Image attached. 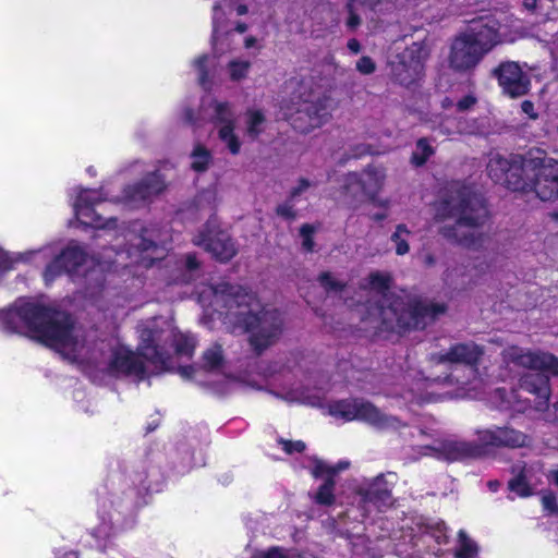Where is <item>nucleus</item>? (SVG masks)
Listing matches in <instances>:
<instances>
[{
    "label": "nucleus",
    "instance_id": "nucleus-1",
    "mask_svg": "<svg viewBox=\"0 0 558 558\" xmlns=\"http://www.w3.org/2000/svg\"><path fill=\"white\" fill-rule=\"evenodd\" d=\"M0 327L37 340L74 362L96 360L99 351L104 356L99 368L112 377L142 379L147 373L143 360L118 339L98 340L96 330H84L68 314L36 302L19 301L0 311Z\"/></svg>",
    "mask_w": 558,
    "mask_h": 558
},
{
    "label": "nucleus",
    "instance_id": "nucleus-2",
    "mask_svg": "<svg viewBox=\"0 0 558 558\" xmlns=\"http://www.w3.org/2000/svg\"><path fill=\"white\" fill-rule=\"evenodd\" d=\"M203 368L207 373L206 384L218 395L238 388L262 389L267 383L269 392L289 403L320 404V396L312 393L303 381L307 379L306 361L292 356L284 364L275 363L264 374H245L239 377L227 372V361L220 345L209 347L203 354Z\"/></svg>",
    "mask_w": 558,
    "mask_h": 558
},
{
    "label": "nucleus",
    "instance_id": "nucleus-3",
    "mask_svg": "<svg viewBox=\"0 0 558 558\" xmlns=\"http://www.w3.org/2000/svg\"><path fill=\"white\" fill-rule=\"evenodd\" d=\"M199 302L219 315L233 332H250V342L258 351L274 343L283 328L282 315L263 305L257 296L245 288L221 283L199 292Z\"/></svg>",
    "mask_w": 558,
    "mask_h": 558
},
{
    "label": "nucleus",
    "instance_id": "nucleus-4",
    "mask_svg": "<svg viewBox=\"0 0 558 558\" xmlns=\"http://www.w3.org/2000/svg\"><path fill=\"white\" fill-rule=\"evenodd\" d=\"M435 210L437 220L456 219L454 227L442 229L445 238L466 247L478 244L480 234L474 230L464 231L463 228L480 227L488 218V210L480 194L464 187L457 191L449 199L437 204Z\"/></svg>",
    "mask_w": 558,
    "mask_h": 558
},
{
    "label": "nucleus",
    "instance_id": "nucleus-5",
    "mask_svg": "<svg viewBox=\"0 0 558 558\" xmlns=\"http://www.w3.org/2000/svg\"><path fill=\"white\" fill-rule=\"evenodd\" d=\"M140 338V352L156 371H171L174 364L170 361L166 344L170 342L177 355L192 356L195 349V339L183 333L166 319H150L137 326Z\"/></svg>",
    "mask_w": 558,
    "mask_h": 558
},
{
    "label": "nucleus",
    "instance_id": "nucleus-6",
    "mask_svg": "<svg viewBox=\"0 0 558 558\" xmlns=\"http://www.w3.org/2000/svg\"><path fill=\"white\" fill-rule=\"evenodd\" d=\"M505 40L507 38L498 21L481 20L452 41L449 66L457 72L472 71L486 53Z\"/></svg>",
    "mask_w": 558,
    "mask_h": 558
},
{
    "label": "nucleus",
    "instance_id": "nucleus-7",
    "mask_svg": "<svg viewBox=\"0 0 558 558\" xmlns=\"http://www.w3.org/2000/svg\"><path fill=\"white\" fill-rule=\"evenodd\" d=\"M46 262L43 274L46 283L52 282L63 272L72 274L86 260V254L77 244H69L60 254L53 246L43 247L36 251L24 253H10L0 248V277L8 270L14 268L19 263Z\"/></svg>",
    "mask_w": 558,
    "mask_h": 558
},
{
    "label": "nucleus",
    "instance_id": "nucleus-8",
    "mask_svg": "<svg viewBox=\"0 0 558 558\" xmlns=\"http://www.w3.org/2000/svg\"><path fill=\"white\" fill-rule=\"evenodd\" d=\"M515 192L533 194L543 202L558 199V160L543 151H529L525 155L522 181H512Z\"/></svg>",
    "mask_w": 558,
    "mask_h": 558
},
{
    "label": "nucleus",
    "instance_id": "nucleus-9",
    "mask_svg": "<svg viewBox=\"0 0 558 558\" xmlns=\"http://www.w3.org/2000/svg\"><path fill=\"white\" fill-rule=\"evenodd\" d=\"M331 109V99L325 96L315 99H303L299 96L281 107L282 118L289 120L291 125L302 133L311 132L327 123Z\"/></svg>",
    "mask_w": 558,
    "mask_h": 558
},
{
    "label": "nucleus",
    "instance_id": "nucleus-10",
    "mask_svg": "<svg viewBox=\"0 0 558 558\" xmlns=\"http://www.w3.org/2000/svg\"><path fill=\"white\" fill-rule=\"evenodd\" d=\"M247 13V7L242 0H218L213 8V35L211 46L219 57L231 50L230 34L233 29L239 33L246 31L244 23L232 20Z\"/></svg>",
    "mask_w": 558,
    "mask_h": 558
},
{
    "label": "nucleus",
    "instance_id": "nucleus-11",
    "mask_svg": "<svg viewBox=\"0 0 558 558\" xmlns=\"http://www.w3.org/2000/svg\"><path fill=\"white\" fill-rule=\"evenodd\" d=\"M201 118L214 123L218 138L230 154H240L242 141L236 132L235 114L230 102L205 100L201 108Z\"/></svg>",
    "mask_w": 558,
    "mask_h": 558
},
{
    "label": "nucleus",
    "instance_id": "nucleus-12",
    "mask_svg": "<svg viewBox=\"0 0 558 558\" xmlns=\"http://www.w3.org/2000/svg\"><path fill=\"white\" fill-rule=\"evenodd\" d=\"M328 414L342 422L363 421L377 428H397L395 417L383 414L376 407L364 400H340L328 405Z\"/></svg>",
    "mask_w": 558,
    "mask_h": 558
},
{
    "label": "nucleus",
    "instance_id": "nucleus-13",
    "mask_svg": "<svg viewBox=\"0 0 558 558\" xmlns=\"http://www.w3.org/2000/svg\"><path fill=\"white\" fill-rule=\"evenodd\" d=\"M444 312L445 307L442 305L425 302H415L410 304L408 308L402 310L398 302L387 308L380 307V315L384 322L392 326L393 319L391 316H393L396 325L400 328H424L428 322Z\"/></svg>",
    "mask_w": 558,
    "mask_h": 558
},
{
    "label": "nucleus",
    "instance_id": "nucleus-14",
    "mask_svg": "<svg viewBox=\"0 0 558 558\" xmlns=\"http://www.w3.org/2000/svg\"><path fill=\"white\" fill-rule=\"evenodd\" d=\"M194 244L205 248L219 260H229L235 253L236 247L230 235L220 229L219 225L210 220L193 240Z\"/></svg>",
    "mask_w": 558,
    "mask_h": 558
},
{
    "label": "nucleus",
    "instance_id": "nucleus-15",
    "mask_svg": "<svg viewBox=\"0 0 558 558\" xmlns=\"http://www.w3.org/2000/svg\"><path fill=\"white\" fill-rule=\"evenodd\" d=\"M525 156L506 158L498 153H492L487 162V174L496 183L515 192L512 181H522Z\"/></svg>",
    "mask_w": 558,
    "mask_h": 558
},
{
    "label": "nucleus",
    "instance_id": "nucleus-16",
    "mask_svg": "<svg viewBox=\"0 0 558 558\" xmlns=\"http://www.w3.org/2000/svg\"><path fill=\"white\" fill-rule=\"evenodd\" d=\"M492 73L497 78L502 93L510 98H519L530 90V76L518 62H501Z\"/></svg>",
    "mask_w": 558,
    "mask_h": 558
},
{
    "label": "nucleus",
    "instance_id": "nucleus-17",
    "mask_svg": "<svg viewBox=\"0 0 558 558\" xmlns=\"http://www.w3.org/2000/svg\"><path fill=\"white\" fill-rule=\"evenodd\" d=\"M506 364H514L530 369H538L558 376V359L545 352H534L519 347H509L502 352Z\"/></svg>",
    "mask_w": 558,
    "mask_h": 558
},
{
    "label": "nucleus",
    "instance_id": "nucleus-18",
    "mask_svg": "<svg viewBox=\"0 0 558 558\" xmlns=\"http://www.w3.org/2000/svg\"><path fill=\"white\" fill-rule=\"evenodd\" d=\"M485 351L484 348L473 341L460 342L451 345L446 352L432 354L429 362L432 365L442 364H463L474 367L481 362Z\"/></svg>",
    "mask_w": 558,
    "mask_h": 558
},
{
    "label": "nucleus",
    "instance_id": "nucleus-19",
    "mask_svg": "<svg viewBox=\"0 0 558 558\" xmlns=\"http://www.w3.org/2000/svg\"><path fill=\"white\" fill-rule=\"evenodd\" d=\"M386 179V173L383 168L369 167L361 174L350 173L345 178V189L349 193L357 195L359 193L365 194L369 198L381 190Z\"/></svg>",
    "mask_w": 558,
    "mask_h": 558
},
{
    "label": "nucleus",
    "instance_id": "nucleus-20",
    "mask_svg": "<svg viewBox=\"0 0 558 558\" xmlns=\"http://www.w3.org/2000/svg\"><path fill=\"white\" fill-rule=\"evenodd\" d=\"M73 193L75 197L73 208L76 219L83 225L100 228V217L94 210V206L104 199L101 192L75 187Z\"/></svg>",
    "mask_w": 558,
    "mask_h": 558
},
{
    "label": "nucleus",
    "instance_id": "nucleus-21",
    "mask_svg": "<svg viewBox=\"0 0 558 558\" xmlns=\"http://www.w3.org/2000/svg\"><path fill=\"white\" fill-rule=\"evenodd\" d=\"M163 179L156 172L150 173L140 183L130 186L124 191L122 201L132 205L138 206L142 203L150 199L153 196L158 195L165 190Z\"/></svg>",
    "mask_w": 558,
    "mask_h": 558
},
{
    "label": "nucleus",
    "instance_id": "nucleus-22",
    "mask_svg": "<svg viewBox=\"0 0 558 558\" xmlns=\"http://www.w3.org/2000/svg\"><path fill=\"white\" fill-rule=\"evenodd\" d=\"M480 441L485 446L522 447L526 442V436L513 428L495 427L478 433Z\"/></svg>",
    "mask_w": 558,
    "mask_h": 558
},
{
    "label": "nucleus",
    "instance_id": "nucleus-23",
    "mask_svg": "<svg viewBox=\"0 0 558 558\" xmlns=\"http://www.w3.org/2000/svg\"><path fill=\"white\" fill-rule=\"evenodd\" d=\"M357 493L364 508L368 505L381 508L391 504V489L383 476H378L367 485L360 487Z\"/></svg>",
    "mask_w": 558,
    "mask_h": 558
},
{
    "label": "nucleus",
    "instance_id": "nucleus-24",
    "mask_svg": "<svg viewBox=\"0 0 558 558\" xmlns=\"http://www.w3.org/2000/svg\"><path fill=\"white\" fill-rule=\"evenodd\" d=\"M405 380L411 385L410 390L407 392L409 396H403L404 399H416L417 402L437 401L439 398L435 396L432 389L435 384L440 381V378L421 377L420 372L411 371L407 374Z\"/></svg>",
    "mask_w": 558,
    "mask_h": 558
},
{
    "label": "nucleus",
    "instance_id": "nucleus-25",
    "mask_svg": "<svg viewBox=\"0 0 558 558\" xmlns=\"http://www.w3.org/2000/svg\"><path fill=\"white\" fill-rule=\"evenodd\" d=\"M521 388L537 397L536 409L544 410L550 398L549 379L542 374H527L521 378Z\"/></svg>",
    "mask_w": 558,
    "mask_h": 558
},
{
    "label": "nucleus",
    "instance_id": "nucleus-26",
    "mask_svg": "<svg viewBox=\"0 0 558 558\" xmlns=\"http://www.w3.org/2000/svg\"><path fill=\"white\" fill-rule=\"evenodd\" d=\"M436 456L449 461H456L477 454V449L464 441L446 440L435 448Z\"/></svg>",
    "mask_w": 558,
    "mask_h": 558
},
{
    "label": "nucleus",
    "instance_id": "nucleus-27",
    "mask_svg": "<svg viewBox=\"0 0 558 558\" xmlns=\"http://www.w3.org/2000/svg\"><path fill=\"white\" fill-rule=\"evenodd\" d=\"M430 123V129H438L439 132L444 135H452V134H478L482 132V128L480 126L476 120H465L460 121L457 124L456 129L450 128L451 121L444 120L440 116H435L434 119L428 121Z\"/></svg>",
    "mask_w": 558,
    "mask_h": 558
},
{
    "label": "nucleus",
    "instance_id": "nucleus-28",
    "mask_svg": "<svg viewBox=\"0 0 558 558\" xmlns=\"http://www.w3.org/2000/svg\"><path fill=\"white\" fill-rule=\"evenodd\" d=\"M243 124L245 136L255 141L265 131L266 116L260 109L250 108L243 116Z\"/></svg>",
    "mask_w": 558,
    "mask_h": 558
},
{
    "label": "nucleus",
    "instance_id": "nucleus-29",
    "mask_svg": "<svg viewBox=\"0 0 558 558\" xmlns=\"http://www.w3.org/2000/svg\"><path fill=\"white\" fill-rule=\"evenodd\" d=\"M423 65L418 60L407 65L403 61L393 68V74L398 82L409 86L421 77Z\"/></svg>",
    "mask_w": 558,
    "mask_h": 558
},
{
    "label": "nucleus",
    "instance_id": "nucleus-30",
    "mask_svg": "<svg viewBox=\"0 0 558 558\" xmlns=\"http://www.w3.org/2000/svg\"><path fill=\"white\" fill-rule=\"evenodd\" d=\"M191 168L195 172H205L213 165L211 151L202 144H196L191 151Z\"/></svg>",
    "mask_w": 558,
    "mask_h": 558
},
{
    "label": "nucleus",
    "instance_id": "nucleus-31",
    "mask_svg": "<svg viewBox=\"0 0 558 558\" xmlns=\"http://www.w3.org/2000/svg\"><path fill=\"white\" fill-rule=\"evenodd\" d=\"M349 466V461H339L336 464H328L319 460L315 462L312 469V474L315 477L329 476L330 478H332L337 473L347 470Z\"/></svg>",
    "mask_w": 558,
    "mask_h": 558
},
{
    "label": "nucleus",
    "instance_id": "nucleus-32",
    "mask_svg": "<svg viewBox=\"0 0 558 558\" xmlns=\"http://www.w3.org/2000/svg\"><path fill=\"white\" fill-rule=\"evenodd\" d=\"M251 62L244 59H233L227 64V73L232 82H240L247 77Z\"/></svg>",
    "mask_w": 558,
    "mask_h": 558
},
{
    "label": "nucleus",
    "instance_id": "nucleus-33",
    "mask_svg": "<svg viewBox=\"0 0 558 558\" xmlns=\"http://www.w3.org/2000/svg\"><path fill=\"white\" fill-rule=\"evenodd\" d=\"M391 277L386 272H372L368 278L365 288L376 294L385 295L389 289Z\"/></svg>",
    "mask_w": 558,
    "mask_h": 558
},
{
    "label": "nucleus",
    "instance_id": "nucleus-34",
    "mask_svg": "<svg viewBox=\"0 0 558 558\" xmlns=\"http://www.w3.org/2000/svg\"><path fill=\"white\" fill-rule=\"evenodd\" d=\"M459 546L456 550L457 558H477L478 548L476 544L468 537L464 531H460L459 534Z\"/></svg>",
    "mask_w": 558,
    "mask_h": 558
},
{
    "label": "nucleus",
    "instance_id": "nucleus-35",
    "mask_svg": "<svg viewBox=\"0 0 558 558\" xmlns=\"http://www.w3.org/2000/svg\"><path fill=\"white\" fill-rule=\"evenodd\" d=\"M495 398L497 399V404L504 408H511L515 411H523L525 409V405H523L525 403L519 399L515 391H510L507 395L504 389H497L495 391Z\"/></svg>",
    "mask_w": 558,
    "mask_h": 558
},
{
    "label": "nucleus",
    "instance_id": "nucleus-36",
    "mask_svg": "<svg viewBox=\"0 0 558 558\" xmlns=\"http://www.w3.org/2000/svg\"><path fill=\"white\" fill-rule=\"evenodd\" d=\"M411 235V231L407 228L405 225H398L396 227V231L391 235V241L396 245V253L398 255H404L409 252L410 247L408 244V239Z\"/></svg>",
    "mask_w": 558,
    "mask_h": 558
},
{
    "label": "nucleus",
    "instance_id": "nucleus-37",
    "mask_svg": "<svg viewBox=\"0 0 558 558\" xmlns=\"http://www.w3.org/2000/svg\"><path fill=\"white\" fill-rule=\"evenodd\" d=\"M508 485L509 489L520 497H527L532 495L534 490L537 488L536 482H524V478L522 476H518L517 474L512 480L509 481Z\"/></svg>",
    "mask_w": 558,
    "mask_h": 558
},
{
    "label": "nucleus",
    "instance_id": "nucleus-38",
    "mask_svg": "<svg viewBox=\"0 0 558 558\" xmlns=\"http://www.w3.org/2000/svg\"><path fill=\"white\" fill-rule=\"evenodd\" d=\"M333 480L327 476L325 483L319 487L314 496V500L319 505L329 506L335 501Z\"/></svg>",
    "mask_w": 558,
    "mask_h": 558
},
{
    "label": "nucleus",
    "instance_id": "nucleus-39",
    "mask_svg": "<svg viewBox=\"0 0 558 558\" xmlns=\"http://www.w3.org/2000/svg\"><path fill=\"white\" fill-rule=\"evenodd\" d=\"M209 62L210 58L207 54L199 56L193 62V66L198 76V82L204 87L209 83Z\"/></svg>",
    "mask_w": 558,
    "mask_h": 558
},
{
    "label": "nucleus",
    "instance_id": "nucleus-40",
    "mask_svg": "<svg viewBox=\"0 0 558 558\" xmlns=\"http://www.w3.org/2000/svg\"><path fill=\"white\" fill-rule=\"evenodd\" d=\"M434 154L433 147L424 138L416 143L415 150L413 151L412 161L416 166L423 165Z\"/></svg>",
    "mask_w": 558,
    "mask_h": 558
},
{
    "label": "nucleus",
    "instance_id": "nucleus-41",
    "mask_svg": "<svg viewBox=\"0 0 558 558\" xmlns=\"http://www.w3.org/2000/svg\"><path fill=\"white\" fill-rule=\"evenodd\" d=\"M255 558H300L295 549H284L282 547H271L267 550L259 551Z\"/></svg>",
    "mask_w": 558,
    "mask_h": 558
},
{
    "label": "nucleus",
    "instance_id": "nucleus-42",
    "mask_svg": "<svg viewBox=\"0 0 558 558\" xmlns=\"http://www.w3.org/2000/svg\"><path fill=\"white\" fill-rule=\"evenodd\" d=\"M539 471V468L537 465H530V466H522L520 469L515 468L513 472H517L515 474L518 476H522L524 478V482H536L537 485L541 483L539 477L537 476V472Z\"/></svg>",
    "mask_w": 558,
    "mask_h": 558
},
{
    "label": "nucleus",
    "instance_id": "nucleus-43",
    "mask_svg": "<svg viewBox=\"0 0 558 558\" xmlns=\"http://www.w3.org/2000/svg\"><path fill=\"white\" fill-rule=\"evenodd\" d=\"M477 102V98L473 93H469L456 102L457 110L459 112H465L471 110Z\"/></svg>",
    "mask_w": 558,
    "mask_h": 558
},
{
    "label": "nucleus",
    "instance_id": "nucleus-44",
    "mask_svg": "<svg viewBox=\"0 0 558 558\" xmlns=\"http://www.w3.org/2000/svg\"><path fill=\"white\" fill-rule=\"evenodd\" d=\"M356 70L362 74L368 75L375 72L376 64L369 57L364 56L356 62Z\"/></svg>",
    "mask_w": 558,
    "mask_h": 558
},
{
    "label": "nucleus",
    "instance_id": "nucleus-45",
    "mask_svg": "<svg viewBox=\"0 0 558 558\" xmlns=\"http://www.w3.org/2000/svg\"><path fill=\"white\" fill-rule=\"evenodd\" d=\"M347 8H348L349 16L347 19L345 24H347L348 28H350L351 31H354L361 25V17L355 12V7H354L353 2H349Z\"/></svg>",
    "mask_w": 558,
    "mask_h": 558
},
{
    "label": "nucleus",
    "instance_id": "nucleus-46",
    "mask_svg": "<svg viewBox=\"0 0 558 558\" xmlns=\"http://www.w3.org/2000/svg\"><path fill=\"white\" fill-rule=\"evenodd\" d=\"M314 232V229L310 225H304L301 228V235L303 238L302 245L306 251H312L314 246V242L312 240V234Z\"/></svg>",
    "mask_w": 558,
    "mask_h": 558
},
{
    "label": "nucleus",
    "instance_id": "nucleus-47",
    "mask_svg": "<svg viewBox=\"0 0 558 558\" xmlns=\"http://www.w3.org/2000/svg\"><path fill=\"white\" fill-rule=\"evenodd\" d=\"M280 445L287 453L302 452L305 449V444L301 440L291 441L280 439Z\"/></svg>",
    "mask_w": 558,
    "mask_h": 558
},
{
    "label": "nucleus",
    "instance_id": "nucleus-48",
    "mask_svg": "<svg viewBox=\"0 0 558 558\" xmlns=\"http://www.w3.org/2000/svg\"><path fill=\"white\" fill-rule=\"evenodd\" d=\"M482 380L480 379H475L474 384H471L470 387H464L465 385H468L466 383H461V388H460V391L456 392L454 393V397H476L477 393H475L474 391L480 387Z\"/></svg>",
    "mask_w": 558,
    "mask_h": 558
},
{
    "label": "nucleus",
    "instance_id": "nucleus-49",
    "mask_svg": "<svg viewBox=\"0 0 558 558\" xmlns=\"http://www.w3.org/2000/svg\"><path fill=\"white\" fill-rule=\"evenodd\" d=\"M319 282L327 290L337 291L341 289V283L337 281L330 274H323L319 276Z\"/></svg>",
    "mask_w": 558,
    "mask_h": 558
},
{
    "label": "nucleus",
    "instance_id": "nucleus-50",
    "mask_svg": "<svg viewBox=\"0 0 558 558\" xmlns=\"http://www.w3.org/2000/svg\"><path fill=\"white\" fill-rule=\"evenodd\" d=\"M521 110L523 113H525L529 118L535 120L537 119L538 114L535 111L534 104L530 100H524L521 104Z\"/></svg>",
    "mask_w": 558,
    "mask_h": 558
},
{
    "label": "nucleus",
    "instance_id": "nucleus-51",
    "mask_svg": "<svg viewBox=\"0 0 558 558\" xmlns=\"http://www.w3.org/2000/svg\"><path fill=\"white\" fill-rule=\"evenodd\" d=\"M543 506L549 511H555L557 509L556 497L553 494H546L542 498Z\"/></svg>",
    "mask_w": 558,
    "mask_h": 558
},
{
    "label": "nucleus",
    "instance_id": "nucleus-52",
    "mask_svg": "<svg viewBox=\"0 0 558 558\" xmlns=\"http://www.w3.org/2000/svg\"><path fill=\"white\" fill-rule=\"evenodd\" d=\"M277 214L284 218H293L294 217L293 207L289 204H282V205L278 206Z\"/></svg>",
    "mask_w": 558,
    "mask_h": 558
},
{
    "label": "nucleus",
    "instance_id": "nucleus-53",
    "mask_svg": "<svg viewBox=\"0 0 558 558\" xmlns=\"http://www.w3.org/2000/svg\"><path fill=\"white\" fill-rule=\"evenodd\" d=\"M132 241L134 242V246H142L143 251L149 250L154 244L153 241L146 240L143 236H134Z\"/></svg>",
    "mask_w": 558,
    "mask_h": 558
},
{
    "label": "nucleus",
    "instance_id": "nucleus-54",
    "mask_svg": "<svg viewBox=\"0 0 558 558\" xmlns=\"http://www.w3.org/2000/svg\"><path fill=\"white\" fill-rule=\"evenodd\" d=\"M197 266H198V263H197L195 256L187 255L185 258V262H184V267H185L186 271L191 272L194 269H196Z\"/></svg>",
    "mask_w": 558,
    "mask_h": 558
},
{
    "label": "nucleus",
    "instance_id": "nucleus-55",
    "mask_svg": "<svg viewBox=\"0 0 558 558\" xmlns=\"http://www.w3.org/2000/svg\"><path fill=\"white\" fill-rule=\"evenodd\" d=\"M311 186V183L307 180H301L299 182V185L292 191V197H295L303 193L305 190H307Z\"/></svg>",
    "mask_w": 558,
    "mask_h": 558
},
{
    "label": "nucleus",
    "instance_id": "nucleus-56",
    "mask_svg": "<svg viewBox=\"0 0 558 558\" xmlns=\"http://www.w3.org/2000/svg\"><path fill=\"white\" fill-rule=\"evenodd\" d=\"M98 536L109 537L112 533V527L107 526L106 524H101L97 529Z\"/></svg>",
    "mask_w": 558,
    "mask_h": 558
},
{
    "label": "nucleus",
    "instance_id": "nucleus-57",
    "mask_svg": "<svg viewBox=\"0 0 558 558\" xmlns=\"http://www.w3.org/2000/svg\"><path fill=\"white\" fill-rule=\"evenodd\" d=\"M179 371H180V374L185 378H195L196 377V372L194 371L193 367H181Z\"/></svg>",
    "mask_w": 558,
    "mask_h": 558
},
{
    "label": "nucleus",
    "instance_id": "nucleus-58",
    "mask_svg": "<svg viewBox=\"0 0 558 558\" xmlns=\"http://www.w3.org/2000/svg\"><path fill=\"white\" fill-rule=\"evenodd\" d=\"M348 48L353 53H359L361 50V45L356 39L352 38L348 41Z\"/></svg>",
    "mask_w": 558,
    "mask_h": 558
},
{
    "label": "nucleus",
    "instance_id": "nucleus-59",
    "mask_svg": "<svg viewBox=\"0 0 558 558\" xmlns=\"http://www.w3.org/2000/svg\"><path fill=\"white\" fill-rule=\"evenodd\" d=\"M256 44V38L250 36V37H246L245 40H244V47L246 49H250L252 47H254Z\"/></svg>",
    "mask_w": 558,
    "mask_h": 558
},
{
    "label": "nucleus",
    "instance_id": "nucleus-60",
    "mask_svg": "<svg viewBox=\"0 0 558 558\" xmlns=\"http://www.w3.org/2000/svg\"><path fill=\"white\" fill-rule=\"evenodd\" d=\"M57 558H78L75 551H64L57 556Z\"/></svg>",
    "mask_w": 558,
    "mask_h": 558
},
{
    "label": "nucleus",
    "instance_id": "nucleus-61",
    "mask_svg": "<svg viewBox=\"0 0 558 558\" xmlns=\"http://www.w3.org/2000/svg\"><path fill=\"white\" fill-rule=\"evenodd\" d=\"M523 4L527 10H533L536 8L537 0H523Z\"/></svg>",
    "mask_w": 558,
    "mask_h": 558
},
{
    "label": "nucleus",
    "instance_id": "nucleus-62",
    "mask_svg": "<svg viewBox=\"0 0 558 558\" xmlns=\"http://www.w3.org/2000/svg\"><path fill=\"white\" fill-rule=\"evenodd\" d=\"M548 478L558 486V469L551 471L548 475Z\"/></svg>",
    "mask_w": 558,
    "mask_h": 558
},
{
    "label": "nucleus",
    "instance_id": "nucleus-63",
    "mask_svg": "<svg viewBox=\"0 0 558 558\" xmlns=\"http://www.w3.org/2000/svg\"><path fill=\"white\" fill-rule=\"evenodd\" d=\"M453 106H456V104H453V101H452L450 98H448V97H447V98H445V99L442 100V102H441V107H442L444 109H449V108H451V107H453Z\"/></svg>",
    "mask_w": 558,
    "mask_h": 558
},
{
    "label": "nucleus",
    "instance_id": "nucleus-64",
    "mask_svg": "<svg viewBox=\"0 0 558 558\" xmlns=\"http://www.w3.org/2000/svg\"><path fill=\"white\" fill-rule=\"evenodd\" d=\"M445 530H446V527H445V524H444V523L438 524V532H439V534L436 536V538L438 539V542H440V538H441V537H446V535H445Z\"/></svg>",
    "mask_w": 558,
    "mask_h": 558
}]
</instances>
